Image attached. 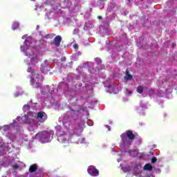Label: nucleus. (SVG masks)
<instances>
[{"mask_svg": "<svg viewBox=\"0 0 177 177\" xmlns=\"http://www.w3.org/2000/svg\"><path fill=\"white\" fill-rule=\"evenodd\" d=\"M28 73H31L32 77L30 78V82L32 88H41V81H42V76L39 75L37 71H34L31 68H28Z\"/></svg>", "mask_w": 177, "mask_h": 177, "instance_id": "nucleus-1", "label": "nucleus"}, {"mask_svg": "<svg viewBox=\"0 0 177 177\" xmlns=\"http://www.w3.org/2000/svg\"><path fill=\"white\" fill-rule=\"evenodd\" d=\"M25 52L26 56L28 57L26 59V64H31V66H35V64H38V56L34 53V51L30 48H27Z\"/></svg>", "mask_w": 177, "mask_h": 177, "instance_id": "nucleus-2", "label": "nucleus"}, {"mask_svg": "<svg viewBox=\"0 0 177 177\" xmlns=\"http://www.w3.org/2000/svg\"><path fill=\"white\" fill-rule=\"evenodd\" d=\"M120 138L122 139V143H123V145H131L129 140L132 142V140H133V139L136 138V136H135L133 131L131 130H127L125 133H123L120 135Z\"/></svg>", "mask_w": 177, "mask_h": 177, "instance_id": "nucleus-3", "label": "nucleus"}, {"mask_svg": "<svg viewBox=\"0 0 177 177\" xmlns=\"http://www.w3.org/2000/svg\"><path fill=\"white\" fill-rule=\"evenodd\" d=\"M35 139H39L41 143H48L50 139V132L44 131L35 135Z\"/></svg>", "mask_w": 177, "mask_h": 177, "instance_id": "nucleus-4", "label": "nucleus"}, {"mask_svg": "<svg viewBox=\"0 0 177 177\" xmlns=\"http://www.w3.org/2000/svg\"><path fill=\"white\" fill-rule=\"evenodd\" d=\"M87 171L91 176H99V170L94 166H89Z\"/></svg>", "mask_w": 177, "mask_h": 177, "instance_id": "nucleus-5", "label": "nucleus"}, {"mask_svg": "<svg viewBox=\"0 0 177 177\" xmlns=\"http://www.w3.org/2000/svg\"><path fill=\"white\" fill-rule=\"evenodd\" d=\"M37 120L39 122L44 123V121L48 120V115H46L45 112H39L37 113Z\"/></svg>", "mask_w": 177, "mask_h": 177, "instance_id": "nucleus-6", "label": "nucleus"}, {"mask_svg": "<svg viewBox=\"0 0 177 177\" xmlns=\"http://www.w3.org/2000/svg\"><path fill=\"white\" fill-rule=\"evenodd\" d=\"M62 36L57 35L53 39V44L57 48H59L60 46V43L62 42Z\"/></svg>", "mask_w": 177, "mask_h": 177, "instance_id": "nucleus-7", "label": "nucleus"}, {"mask_svg": "<svg viewBox=\"0 0 177 177\" xmlns=\"http://www.w3.org/2000/svg\"><path fill=\"white\" fill-rule=\"evenodd\" d=\"M106 1L107 0H98L97 1V6H99L100 9H103V8H104Z\"/></svg>", "mask_w": 177, "mask_h": 177, "instance_id": "nucleus-8", "label": "nucleus"}, {"mask_svg": "<svg viewBox=\"0 0 177 177\" xmlns=\"http://www.w3.org/2000/svg\"><path fill=\"white\" fill-rule=\"evenodd\" d=\"M37 169H38V166H37V164H33L30 165L29 168V172H30V174H32V172H35Z\"/></svg>", "mask_w": 177, "mask_h": 177, "instance_id": "nucleus-9", "label": "nucleus"}, {"mask_svg": "<svg viewBox=\"0 0 177 177\" xmlns=\"http://www.w3.org/2000/svg\"><path fill=\"white\" fill-rule=\"evenodd\" d=\"M144 169L145 171H151V169H153V167L151 166V165L150 164H146L145 166H144Z\"/></svg>", "mask_w": 177, "mask_h": 177, "instance_id": "nucleus-10", "label": "nucleus"}, {"mask_svg": "<svg viewBox=\"0 0 177 177\" xmlns=\"http://www.w3.org/2000/svg\"><path fill=\"white\" fill-rule=\"evenodd\" d=\"M20 26V24H19V22H13L12 26V30H17V28H19Z\"/></svg>", "mask_w": 177, "mask_h": 177, "instance_id": "nucleus-11", "label": "nucleus"}, {"mask_svg": "<svg viewBox=\"0 0 177 177\" xmlns=\"http://www.w3.org/2000/svg\"><path fill=\"white\" fill-rule=\"evenodd\" d=\"M144 89L145 88L143 87V86H138L136 88V91L138 93H143Z\"/></svg>", "mask_w": 177, "mask_h": 177, "instance_id": "nucleus-12", "label": "nucleus"}, {"mask_svg": "<svg viewBox=\"0 0 177 177\" xmlns=\"http://www.w3.org/2000/svg\"><path fill=\"white\" fill-rule=\"evenodd\" d=\"M13 169H19V168H20V166H19V165H17V163H15L12 166Z\"/></svg>", "mask_w": 177, "mask_h": 177, "instance_id": "nucleus-13", "label": "nucleus"}, {"mask_svg": "<svg viewBox=\"0 0 177 177\" xmlns=\"http://www.w3.org/2000/svg\"><path fill=\"white\" fill-rule=\"evenodd\" d=\"M127 75L126 76V80H131L132 78V75L128 74V70H127Z\"/></svg>", "mask_w": 177, "mask_h": 177, "instance_id": "nucleus-14", "label": "nucleus"}, {"mask_svg": "<svg viewBox=\"0 0 177 177\" xmlns=\"http://www.w3.org/2000/svg\"><path fill=\"white\" fill-rule=\"evenodd\" d=\"M24 123L30 124H31V120H30L29 118H26V120H24Z\"/></svg>", "mask_w": 177, "mask_h": 177, "instance_id": "nucleus-15", "label": "nucleus"}, {"mask_svg": "<svg viewBox=\"0 0 177 177\" xmlns=\"http://www.w3.org/2000/svg\"><path fill=\"white\" fill-rule=\"evenodd\" d=\"M1 129H2L4 131H6L7 129H9V126H3L1 128Z\"/></svg>", "mask_w": 177, "mask_h": 177, "instance_id": "nucleus-16", "label": "nucleus"}, {"mask_svg": "<svg viewBox=\"0 0 177 177\" xmlns=\"http://www.w3.org/2000/svg\"><path fill=\"white\" fill-rule=\"evenodd\" d=\"M151 162H152V164H154V162H157V158H156V157H153L152 158H151Z\"/></svg>", "mask_w": 177, "mask_h": 177, "instance_id": "nucleus-17", "label": "nucleus"}, {"mask_svg": "<svg viewBox=\"0 0 177 177\" xmlns=\"http://www.w3.org/2000/svg\"><path fill=\"white\" fill-rule=\"evenodd\" d=\"M63 139H64V141H66V139H64L62 136H59V138H58V140L59 142H63Z\"/></svg>", "mask_w": 177, "mask_h": 177, "instance_id": "nucleus-18", "label": "nucleus"}, {"mask_svg": "<svg viewBox=\"0 0 177 177\" xmlns=\"http://www.w3.org/2000/svg\"><path fill=\"white\" fill-rule=\"evenodd\" d=\"M24 109H30V106H28V104H25L24 106Z\"/></svg>", "mask_w": 177, "mask_h": 177, "instance_id": "nucleus-19", "label": "nucleus"}, {"mask_svg": "<svg viewBox=\"0 0 177 177\" xmlns=\"http://www.w3.org/2000/svg\"><path fill=\"white\" fill-rule=\"evenodd\" d=\"M61 61H62V62H66V57H63L61 59Z\"/></svg>", "mask_w": 177, "mask_h": 177, "instance_id": "nucleus-20", "label": "nucleus"}, {"mask_svg": "<svg viewBox=\"0 0 177 177\" xmlns=\"http://www.w3.org/2000/svg\"><path fill=\"white\" fill-rule=\"evenodd\" d=\"M21 50L22 52H24V46H21Z\"/></svg>", "mask_w": 177, "mask_h": 177, "instance_id": "nucleus-21", "label": "nucleus"}, {"mask_svg": "<svg viewBox=\"0 0 177 177\" xmlns=\"http://www.w3.org/2000/svg\"><path fill=\"white\" fill-rule=\"evenodd\" d=\"M74 48H75V49H77V48H78V45L75 44V45H74Z\"/></svg>", "mask_w": 177, "mask_h": 177, "instance_id": "nucleus-22", "label": "nucleus"}, {"mask_svg": "<svg viewBox=\"0 0 177 177\" xmlns=\"http://www.w3.org/2000/svg\"><path fill=\"white\" fill-rule=\"evenodd\" d=\"M46 65L48 66V61H45Z\"/></svg>", "mask_w": 177, "mask_h": 177, "instance_id": "nucleus-23", "label": "nucleus"}, {"mask_svg": "<svg viewBox=\"0 0 177 177\" xmlns=\"http://www.w3.org/2000/svg\"><path fill=\"white\" fill-rule=\"evenodd\" d=\"M138 138H139L140 142H142V140L140 139V137H138Z\"/></svg>", "mask_w": 177, "mask_h": 177, "instance_id": "nucleus-24", "label": "nucleus"}, {"mask_svg": "<svg viewBox=\"0 0 177 177\" xmlns=\"http://www.w3.org/2000/svg\"><path fill=\"white\" fill-rule=\"evenodd\" d=\"M98 19H102V17L99 16V17H98Z\"/></svg>", "mask_w": 177, "mask_h": 177, "instance_id": "nucleus-25", "label": "nucleus"}, {"mask_svg": "<svg viewBox=\"0 0 177 177\" xmlns=\"http://www.w3.org/2000/svg\"><path fill=\"white\" fill-rule=\"evenodd\" d=\"M129 93H132V91H129Z\"/></svg>", "mask_w": 177, "mask_h": 177, "instance_id": "nucleus-26", "label": "nucleus"}, {"mask_svg": "<svg viewBox=\"0 0 177 177\" xmlns=\"http://www.w3.org/2000/svg\"><path fill=\"white\" fill-rule=\"evenodd\" d=\"M31 1H32L33 2H35V0H31Z\"/></svg>", "mask_w": 177, "mask_h": 177, "instance_id": "nucleus-27", "label": "nucleus"}, {"mask_svg": "<svg viewBox=\"0 0 177 177\" xmlns=\"http://www.w3.org/2000/svg\"><path fill=\"white\" fill-rule=\"evenodd\" d=\"M127 1H129V2L131 0H127Z\"/></svg>", "mask_w": 177, "mask_h": 177, "instance_id": "nucleus-28", "label": "nucleus"}]
</instances>
